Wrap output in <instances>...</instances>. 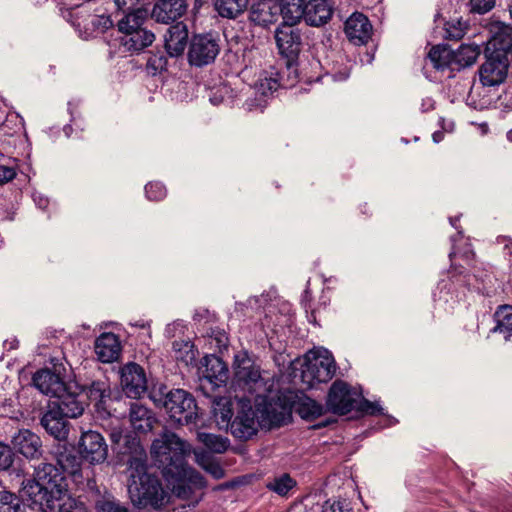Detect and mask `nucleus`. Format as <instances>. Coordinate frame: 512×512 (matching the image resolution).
<instances>
[{
    "instance_id": "f257e3e1",
    "label": "nucleus",
    "mask_w": 512,
    "mask_h": 512,
    "mask_svg": "<svg viewBox=\"0 0 512 512\" xmlns=\"http://www.w3.org/2000/svg\"><path fill=\"white\" fill-rule=\"evenodd\" d=\"M190 445L174 432L164 429L151 445V455L162 471L164 480H202L185 461Z\"/></svg>"
},
{
    "instance_id": "f03ea898",
    "label": "nucleus",
    "mask_w": 512,
    "mask_h": 512,
    "mask_svg": "<svg viewBox=\"0 0 512 512\" xmlns=\"http://www.w3.org/2000/svg\"><path fill=\"white\" fill-rule=\"evenodd\" d=\"M20 494L32 509L40 512H86L82 502L67 491L65 482H21Z\"/></svg>"
},
{
    "instance_id": "7ed1b4c3",
    "label": "nucleus",
    "mask_w": 512,
    "mask_h": 512,
    "mask_svg": "<svg viewBox=\"0 0 512 512\" xmlns=\"http://www.w3.org/2000/svg\"><path fill=\"white\" fill-rule=\"evenodd\" d=\"M153 402L163 407L170 418L178 424H189L196 419L197 404L194 397L183 389L166 391V387L153 391Z\"/></svg>"
},
{
    "instance_id": "20e7f679",
    "label": "nucleus",
    "mask_w": 512,
    "mask_h": 512,
    "mask_svg": "<svg viewBox=\"0 0 512 512\" xmlns=\"http://www.w3.org/2000/svg\"><path fill=\"white\" fill-rule=\"evenodd\" d=\"M336 372V364L332 353L318 347L308 351L301 370V380L308 388L316 384L327 383Z\"/></svg>"
},
{
    "instance_id": "39448f33",
    "label": "nucleus",
    "mask_w": 512,
    "mask_h": 512,
    "mask_svg": "<svg viewBox=\"0 0 512 512\" xmlns=\"http://www.w3.org/2000/svg\"><path fill=\"white\" fill-rule=\"evenodd\" d=\"M128 494L137 509L160 510L171 501L170 491L162 482H130Z\"/></svg>"
},
{
    "instance_id": "423d86ee",
    "label": "nucleus",
    "mask_w": 512,
    "mask_h": 512,
    "mask_svg": "<svg viewBox=\"0 0 512 512\" xmlns=\"http://www.w3.org/2000/svg\"><path fill=\"white\" fill-rule=\"evenodd\" d=\"M221 50L220 38L213 33L192 36L187 53L191 66L204 67L214 63Z\"/></svg>"
},
{
    "instance_id": "0eeeda50",
    "label": "nucleus",
    "mask_w": 512,
    "mask_h": 512,
    "mask_svg": "<svg viewBox=\"0 0 512 512\" xmlns=\"http://www.w3.org/2000/svg\"><path fill=\"white\" fill-rule=\"evenodd\" d=\"M234 378L239 387L252 393L261 385L262 377L260 367L255 364L253 357L247 350L235 353L233 360Z\"/></svg>"
},
{
    "instance_id": "6e6552de",
    "label": "nucleus",
    "mask_w": 512,
    "mask_h": 512,
    "mask_svg": "<svg viewBox=\"0 0 512 512\" xmlns=\"http://www.w3.org/2000/svg\"><path fill=\"white\" fill-rule=\"evenodd\" d=\"M84 395L76 385H67L53 400L49 401V407H53L64 417L77 418L85 410Z\"/></svg>"
},
{
    "instance_id": "1a4fd4ad",
    "label": "nucleus",
    "mask_w": 512,
    "mask_h": 512,
    "mask_svg": "<svg viewBox=\"0 0 512 512\" xmlns=\"http://www.w3.org/2000/svg\"><path fill=\"white\" fill-rule=\"evenodd\" d=\"M357 397L358 394L349 384L337 380L329 389L326 405L334 414L346 415L353 410Z\"/></svg>"
},
{
    "instance_id": "9d476101",
    "label": "nucleus",
    "mask_w": 512,
    "mask_h": 512,
    "mask_svg": "<svg viewBox=\"0 0 512 512\" xmlns=\"http://www.w3.org/2000/svg\"><path fill=\"white\" fill-rule=\"evenodd\" d=\"M53 371L50 369H41L33 375L34 386L43 394L50 396L53 400L67 386L64 382L66 372L65 366L60 364L53 365Z\"/></svg>"
},
{
    "instance_id": "9b49d317",
    "label": "nucleus",
    "mask_w": 512,
    "mask_h": 512,
    "mask_svg": "<svg viewBox=\"0 0 512 512\" xmlns=\"http://www.w3.org/2000/svg\"><path fill=\"white\" fill-rule=\"evenodd\" d=\"M486 61L479 69L480 81L484 86H497L501 84L508 70L507 55L485 50Z\"/></svg>"
},
{
    "instance_id": "f8f14e48",
    "label": "nucleus",
    "mask_w": 512,
    "mask_h": 512,
    "mask_svg": "<svg viewBox=\"0 0 512 512\" xmlns=\"http://www.w3.org/2000/svg\"><path fill=\"white\" fill-rule=\"evenodd\" d=\"M121 385L129 398H139L147 391V378L144 369L130 362L121 368Z\"/></svg>"
},
{
    "instance_id": "ddd939ff",
    "label": "nucleus",
    "mask_w": 512,
    "mask_h": 512,
    "mask_svg": "<svg viewBox=\"0 0 512 512\" xmlns=\"http://www.w3.org/2000/svg\"><path fill=\"white\" fill-rule=\"evenodd\" d=\"M241 410L230 423L231 434L238 439H249L258 431L255 414L251 406V401L246 398L241 399Z\"/></svg>"
},
{
    "instance_id": "4468645a",
    "label": "nucleus",
    "mask_w": 512,
    "mask_h": 512,
    "mask_svg": "<svg viewBox=\"0 0 512 512\" xmlns=\"http://www.w3.org/2000/svg\"><path fill=\"white\" fill-rule=\"evenodd\" d=\"M275 40L281 55L293 59L302 47L300 30L289 24H281L275 31Z\"/></svg>"
},
{
    "instance_id": "2eb2a0df",
    "label": "nucleus",
    "mask_w": 512,
    "mask_h": 512,
    "mask_svg": "<svg viewBox=\"0 0 512 512\" xmlns=\"http://www.w3.org/2000/svg\"><path fill=\"white\" fill-rule=\"evenodd\" d=\"M80 452L91 463H101L107 457L108 448L103 436L96 431L84 432L79 441Z\"/></svg>"
},
{
    "instance_id": "dca6fc26",
    "label": "nucleus",
    "mask_w": 512,
    "mask_h": 512,
    "mask_svg": "<svg viewBox=\"0 0 512 512\" xmlns=\"http://www.w3.org/2000/svg\"><path fill=\"white\" fill-rule=\"evenodd\" d=\"M491 37L487 43V52L492 51L498 54L507 55L512 51V27L500 21L490 25Z\"/></svg>"
},
{
    "instance_id": "f3484780",
    "label": "nucleus",
    "mask_w": 512,
    "mask_h": 512,
    "mask_svg": "<svg viewBox=\"0 0 512 512\" xmlns=\"http://www.w3.org/2000/svg\"><path fill=\"white\" fill-rule=\"evenodd\" d=\"M187 8L186 0H157L152 9V17L159 23L168 24L181 18Z\"/></svg>"
},
{
    "instance_id": "a211bd4d",
    "label": "nucleus",
    "mask_w": 512,
    "mask_h": 512,
    "mask_svg": "<svg viewBox=\"0 0 512 512\" xmlns=\"http://www.w3.org/2000/svg\"><path fill=\"white\" fill-rule=\"evenodd\" d=\"M345 33L352 43L362 45L370 39L372 25L364 14L355 12L345 22Z\"/></svg>"
},
{
    "instance_id": "6ab92c4d",
    "label": "nucleus",
    "mask_w": 512,
    "mask_h": 512,
    "mask_svg": "<svg viewBox=\"0 0 512 512\" xmlns=\"http://www.w3.org/2000/svg\"><path fill=\"white\" fill-rule=\"evenodd\" d=\"M188 42V28L183 22L170 26L164 36L165 49L170 57L183 54Z\"/></svg>"
},
{
    "instance_id": "aec40b11",
    "label": "nucleus",
    "mask_w": 512,
    "mask_h": 512,
    "mask_svg": "<svg viewBox=\"0 0 512 512\" xmlns=\"http://www.w3.org/2000/svg\"><path fill=\"white\" fill-rule=\"evenodd\" d=\"M15 450L26 458H36L41 455L42 441L40 437L28 429L19 430L12 438Z\"/></svg>"
},
{
    "instance_id": "412c9836",
    "label": "nucleus",
    "mask_w": 512,
    "mask_h": 512,
    "mask_svg": "<svg viewBox=\"0 0 512 512\" xmlns=\"http://www.w3.org/2000/svg\"><path fill=\"white\" fill-rule=\"evenodd\" d=\"M304 21L309 26L325 25L332 17L333 9L327 0H309L304 5Z\"/></svg>"
},
{
    "instance_id": "4be33fe9",
    "label": "nucleus",
    "mask_w": 512,
    "mask_h": 512,
    "mask_svg": "<svg viewBox=\"0 0 512 512\" xmlns=\"http://www.w3.org/2000/svg\"><path fill=\"white\" fill-rule=\"evenodd\" d=\"M95 353L103 363H111L117 360L120 354L118 337L113 333L101 334L95 342Z\"/></svg>"
},
{
    "instance_id": "5701e85b",
    "label": "nucleus",
    "mask_w": 512,
    "mask_h": 512,
    "mask_svg": "<svg viewBox=\"0 0 512 512\" xmlns=\"http://www.w3.org/2000/svg\"><path fill=\"white\" fill-rule=\"evenodd\" d=\"M67 417L53 407L48 406L47 412L41 418V425L55 439L64 440L68 435Z\"/></svg>"
},
{
    "instance_id": "b1692460",
    "label": "nucleus",
    "mask_w": 512,
    "mask_h": 512,
    "mask_svg": "<svg viewBox=\"0 0 512 512\" xmlns=\"http://www.w3.org/2000/svg\"><path fill=\"white\" fill-rule=\"evenodd\" d=\"M206 482H173L171 498L176 497L188 502V506L196 505L201 499V490ZM166 489L170 490V487Z\"/></svg>"
},
{
    "instance_id": "393cba45",
    "label": "nucleus",
    "mask_w": 512,
    "mask_h": 512,
    "mask_svg": "<svg viewBox=\"0 0 512 512\" xmlns=\"http://www.w3.org/2000/svg\"><path fill=\"white\" fill-rule=\"evenodd\" d=\"M129 420L135 431L147 433L152 430L155 417L153 412L146 406L134 402L130 406Z\"/></svg>"
},
{
    "instance_id": "a878e982",
    "label": "nucleus",
    "mask_w": 512,
    "mask_h": 512,
    "mask_svg": "<svg viewBox=\"0 0 512 512\" xmlns=\"http://www.w3.org/2000/svg\"><path fill=\"white\" fill-rule=\"evenodd\" d=\"M433 68L437 71H456L454 66L453 50L448 46L438 44L433 46L427 56Z\"/></svg>"
},
{
    "instance_id": "bb28decb",
    "label": "nucleus",
    "mask_w": 512,
    "mask_h": 512,
    "mask_svg": "<svg viewBox=\"0 0 512 512\" xmlns=\"http://www.w3.org/2000/svg\"><path fill=\"white\" fill-rule=\"evenodd\" d=\"M154 39L155 36L151 31L142 28L137 31L124 33L121 38V43L127 51L139 52L151 45Z\"/></svg>"
},
{
    "instance_id": "cd10ccee",
    "label": "nucleus",
    "mask_w": 512,
    "mask_h": 512,
    "mask_svg": "<svg viewBox=\"0 0 512 512\" xmlns=\"http://www.w3.org/2000/svg\"><path fill=\"white\" fill-rule=\"evenodd\" d=\"M203 378L213 387L224 385L228 379V369L225 363L218 357L207 360Z\"/></svg>"
},
{
    "instance_id": "c85d7f7f",
    "label": "nucleus",
    "mask_w": 512,
    "mask_h": 512,
    "mask_svg": "<svg viewBox=\"0 0 512 512\" xmlns=\"http://www.w3.org/2000/svg\"><path fill=\"white\" fill-rule=\"evenodd\" d=\"M481 53L477 44H462L456 51H453L454 66L456 71L472 66Z\"/></svg>"
},
{
    "instance_id": "c756f323",
    "label": "nucleus",
    "mask_w": 512,
    "mask_h": 512,
    "mask_svg": "<svg viewBox=\"0 0 512 512\" xmlns=\"http://www.w3.org/2000/svg\"><path fill=\"white\" fill-rule=\"evenodd\" d=\"M249 5V0H215L214 9L225 19H236L242 15Z\"/></svg>"
},
{
    "instance_id": "7c9ffc66",
    "label": "nucleus",
    "mask_w": 512,
    "mask_h": 512,
    "mask_svg": "<svg viewBox=\"0 0 512 512\" xmlns=\"http://www.w3.org/2000/svg\"><path fill=\"white\" fill-rule=\"evenodd\" d=\"M494 319L496 325L491 331L502 334L505 341H512V306H500L494 314Z\"/></svg>"
},
{
    "instance_id": "2f4dec72",
    "label": "nucleus",
    "mask_w": 512,
    "mask_h": 512,
    "mask_svg": "<svg viewBox=\"0 0 512 512\" xmlns=\"http://www.w3.org/2000/svg\"><path fill=\"white\" fill-rule=\"evenodd\" d=\"M127 473L129 480H154L147 473V456L146 453L136 456H130L127 460Z\"/></svg>"
},
{
    "instance_id": "473e14b6",
    "label": "nucleus",
    "mask_w": 512,
    "mask_h": 512,
    "mask_svg": "<svg viewBox=\"0 0 512 512\" xmlns=\"http://www.w3.org/2000/svg\"><path fill=\"white\" fill-rule=\"evenodd\" d=\"M57 466L60 469V479L76 478L81 476L80 460L72 454H62L57 459Z\"/></svg>"
},
{
    "instance_id": "72a5a7b5",
    "label": "nucleus",
    "mask_w": 512,
    "mask_h": 512,
    "mask_svg": "<svg viewBox=\"0 0 512 512\" xmlns=\"http://www.w3.org/2000/svg\"><path fill=\"white\" fill-rule=\"evenodd\" d=\"M295 411L302 419L311 421L322 416L325 408L315 400L309 397H304L296 403Z\"/></svg>"
},
{
    "instance_id": "f704fd0d",
    "label": "nucleus",
    "mask_w": 512,
    "mask_h": 512,
    "mask_svg": "<svg viewBox=\"0 0 512 512\" xmlns=\"http://www.w3.org/2000/svg\"><path fill=\"white\" fill-rule=\"evenodd\" d=\"M146 19V13L142 9H136L124 15L118 21V29L121 33H129L142 29Z\"/></svg>"
},
{
    "instance_id": "c9c22d12",
    "label": "nucleus",
    "mask_w": 512,
    "mask_h": 512,
    "mask_svg": "<svg viewBox=\"0 0 512 512\" xmlns=\"http://www.w3.org/2000/svg\"><path fill=\"white\" fill-rule=\"evenodd\" d=\"M304 5L305 0H293L283 5L279 10L283 17L282 24H289L295 26L301 19H304Z\"/></svg>"
},
{
    "instance_id": "e433bc0d",
    "label": "nucleus",
    "mask_w": 512,
    "mask_h": 512,
    "mask_svg": "<svg viewBox=\"0 0 512 512\" xmlns=\"http://www.w3.org/2000/svg\"><path fill=\"white\" fill-rule=\"evenodd\" d=\"M197 438L209 451L214 453H224L230 445L228 438L212 433L200 432L197 434Z\"/></svg>"
},
{
    "instance_id": "4c0bfd02",
    "label": "nucleus",
    "mask_w": 512,
    "mask_h": 512,
    "mask_svg": "<svg viewBox=\"0 0 512 512\" xmlns=\"http://www.w3.org/2000/svg\"><path fill=\"white\" fill-rule=\"evenodd\" d=\"M87 395L99 408L111 397V389L106 381H94L88 387Z\"/></svg>"
},
{
    "instance_id": "58836bf2",
    "label": "nucleus",
    "mask_w": 512,
    "mask_h": 512,
    "mask_svg": "<svg viewBox=\"0 0 512 512\" xmlns=\"http://www.w3.org/2000/svg\"><path fill=\"white\" fill-rule=\"evenodd\" d=\"M173 350L177 361L186 365L196 360V350L190 340H176L173 342Z\"/></svg>"
},
{
    "instance_id": "ea45409f",
    "label": "nucleus",
    "mask_w": 512,
    "mask_h": 512,
    "mask_svg": "<svg viewBox=\"0 0 512 512\" xmlns=\"http://www.w3.org/2000/svg\"><path fill=\"white\" fill-rule=\"evenodd\" d=\"M117 449L119 453L124 455L128 454L130 456L145 453L144 449L140 445L139 438L132 433H126L124 435V441H122L121 445Z\"/></svg>"
},
{
    "instance_id": "a19ab883",
    "label": "nucleus",
    "mask_w": 512,
    "mask_h": 512,
    "mask_svg": "<svg viewBox=\"0 0 512 512\" xmlns=\"http://www.w3.org/2000/svg\"><path fill=\"white\" fill-rule=\"evenodd\" d=\"M60 477V469L57 464L42 462L34 467L33 480H56Z\"/></svg>"
},
{
    "instance_id": "79ce46f5",
    "label": "nucleus",
    "mask_w": 512,
    "mask_h": 512,
    "mask_svg": "<svg viewBox=\"0 0 512 512\" xmlns=\"http://www.w3.org/2000/svg\"><path fill=\"white\" fill-rule=\"evenodd\" d=\"M20 499L8 491L0 492V512H19Z\"/></svg>"
},
{
    "instance_id": "37998d69",
    "label": "nucleus",
    "mask_w": 512,
    "mask_h": 512,
    "mask_svg": "<svg viewBox=\"0 0 512 512\" xmlns=\"http://www.w3.org/2000/svg\"><path fill=\"white\" fill-rule=\"evenodd\" d=\"M322 512H352V506L346 499H328L322 506Z\"/></svg>"
},
{
    "instance_id": "c03bdc74",
    "label": "nucleus",
    "mask_w": 512,
    "mask_h": 512,
    "mask_svg": "<svg viewBox=\"0 0 512 512\" xmlns=\"http://www.w3.org/2000/svg\"><path fill=\"white\" fill-rule=\"evenodd\" d=\"M8 160L5 155L0 157V185H4L10 181H12L17 175V165L15 164V160H13V164H5L2 161Z\"/></svg>"
},
{
    "instance_id": "a18cd8bd",
    "label": "nucleus",
    "mask_w": 512,
    "mask_h": 512,
    "mask_svg": "<svg viewBox=\"0 0 512 512\" xmlns=\"http://www.w3.org/2000/svg\"><path fill=\"white\" fill-rule=\"evenodd\" d=\"M282 84L278 79V73L275 75L271 74L269 77H264L259 80L258 90L263 95L272 94L276 91Z\"/></svg>"
},
{
    "instance_id": "49530a36",
    "label": "nucleus",
    "mask_w": 512,
    "mask_h": 512,
    "mask_svg": "<svg viewBox=\"0 0 512 512\" xmlns=\"http://www.w3.org/2000/svg\"><path fill=\"white\" fill-rule=\"evenodd\" d=\"M465 34V28L461 21L457 22H446L444 27L445 39L449 40H460Z\"/></svg>"
},
{
    "instance_id": "de8ad7c7",
    "label": "nucleus",
    "mask_w": 512,
    "mask_h": 512,
    "mask_svg": "<svg viewBox=\"0 0 512 512\" xmlns=\"http://www.w3.org/2000/svg\"><path fill=\"white\" fill-rule=\"evenodd\" d=\"M146 197L152 201L162 200L166 196V188L160 182H150L145 186Z\"/></svg>"
},
{
    "instance_id": "09e8293b",
    "label": "nucleus",
    "mask_w": 512,
    "mask_h": 512,
    "mask_svg": "<svg viewBox=\"0 0 512 512\" xmlns=\"http://www.w3.org/2000/svg\"><path fill=\"white\" fill-rule=\"evenodd\" d=\"M99 512H129V509L116 500H101L96 504Z\"/></svg>"
},
{
    "instance_id": "8fccbe9b",
    "label": "nucleus",
    "mask_w": 512,
    "mask_h": 512,
    "mask_svg": "<svg viewBox=\"0 0 512 512\" xmlns=\"http://www.w3.org/2000/svg\"><path fill=\"white\" fill-rule=\"evenodd\" d=\"M89 23L92 25L93 30L104 32L113 25L110 16L106 15H91Z\"/></svg>"
},
{
    "instance_id": "3c124183",
    "label": "nucleus",
    "mask_w": 512,
    "mask_h": 512,
    "mask_svg": "<svg viewBox=\"0 0 512 512\" xmlns=\"http://www.w3.org/2000/svg\"><path fill=\"white\" fill-rule=\"evenodd\" d=\"M14 461V453L10 446L0 442V470H8Z\"/></svg>"
},
{
    "instance_id": "603ef678",
    "label": "nucleus",
    "mask_w": 512,
    "mask_h": 512,
    "mask_svg": "<svg viewBox=\"0 0 512 512\" xmlns=\"http://www.w3.org/2000/svg\"><path fill=\"white\" fill-rule=\"evenodd\" d=\"M296 483L297 482H268L267 487L280 496H286L288 492L295 487Z\"/></svg>"
},
{
    "instance_id": "864d4df0",
    "label": "nucleus",
    "mask_w": 512,
    "mask_h": 512,
    "mask_svg": "<svg viewBox=\"0 0 512 512\" xmlns=\"http://www.w3.org/2000/svg\"><path fill=\"white\" fill-rule=\"evenodd\" d=\"M452 277H455L458 283H462L469 290H476L478 292L482 291V287L479 285L476 275L467 274L464 276H456L453 274Z\"/></svg>"
},
{
    "instance_id": "5fc2aeb1",
    "label": "nucleus",
    "mask_w": 512,
    "mask_h": 512,
    "mask_svg": "<svg viewBox=\"0 0 512 512\" xmlns=\"http://www.w3.org/2000/svg\"><path fill=\"white\" fill-rule=\"evenodd\" d=\"M470 5L472 12L484 14L494 7L495 0H470Z\"/></svg>"
},
{
    "instance_id": "6e6d98bb",
    "label": "nucleus",
    "mask_w": 512,
    "mask_h": 512,
    "mask_svg": "<svg viewBox=\"0 0 512 512\" xmlns=\"http://www.w3.org/2000/svg\"><path fill=\"white\" fill-rule=\"evenodd\" d=\"M117 425L111 428L109 431V437L111 442L117 446V448L121 445L122 441H124L123 429L120 426L118 420H116Z\"/></svg>"
},
{
    "instance_id": "4d7b16f0",
    "label": "nucleus",
    "mask_w": 512,
    "mask_h": 512,
    "mask_svg": "<svg viewBox=\"0 0 512 512\" xmlns=\"http://www.w3.org/2000/svg\"><path fill=\"white\" fill-rule=\"evenodd\" d=\"M204 469L216 479L224 477V470L217 462L208 460L207 464L204 465Z\"/></svg>"
},
{
    "instance_id": "13d9d810",
    "label": "nucleus",
    "mask_w": 512,
    "mask_h": 512,
    "mask_svg": "<svg viewBox=\"0 0 512 512\" xmlns=\"http://www.w3.org/2000/svg\"><path fill=\"white\" fill-rule=\"evenodd\" d=\"M362 409L371 415L382 414L383 411L382 407L378 403L370 402L368 400H364L362 403Z\"/></svg>"
},
{
    "instance_id": "bf43d9fd",
    "label": "nucleus",
    "mask_w": 512,
    "mask_h": 512,
    "mask_svg": "<svg viewBox=\"0 0 512 512\" xmlns=\"http://www.w3.org/2000/svg\"><path fill=\"white\" fill-rule=\"evenodd\" d=\"M148 65L155 70H163L167 65V59L164 56H153L148 60Z\"/></svg>"
},
{
    "instance_id": "052dcab7",
    "label": "nucleus",
    "mask_w": 512,
    "mask_h": 512,
    "mask_svg": "<svg viewBox=\"0 0 512 512\" xmlns=\"http://www.w3.org/2000/svg\"><path fill=\"white\" fill-rule=\"evenodd\" d=\"M184 328H185V326L181 321H175L166 327V333L168 336L174 337L176 330L182 331Z\"/></svg>"
},
{
    "instance_id": "680f3d73",
    "label": "nucleus",
    "mask_w": 512,
    "mask_h": 512,
    "mask_svg": "<svg viewBox=\"0 0 512 512\" xmlns=\"http://www.w3.org/2000/svg\"><path fill=\"white\" fill-rule=\"evenodd\" d=\"M33 200L35 204L41 209H45L49 204V199L40 193H34Z\"/></svg>"
},
{
    "instance_id": "e2e57ef3",
    "label": "nucleus",
    "mask_w": 512,
    "mask_h": 512,
    "mask_svg": "<svg viewBox=\"0 0 512 512\" xmlns=\"http://www.w3.org/2000/svg\"><path fill=\"white\" fill-rule=\"evenodd\" d=\"M231 418H232V409L230 408V406H227L224 405L222 411H221V415H220V419H221V423H225L226 425L230 424L231 422Z\"/></svg>"
},
{
    "instance_id": "0e129e2a",
    "label": "nucleus",
    "mask_w": 512,
    "mask_h": 512,
    "mask_svg": "<svg viewBox=\"0 0 512 512\" xmlns=\"http://www.w3.org/2000/svg\"><path fill=\"white\" fill-rule=\"evenodd\" d=\"M435 101L431 97H425L421 102V110L423 112H428L434 109Z\"/></svg>"
},
{
    "instance_id": "69168bd1",
    "label": "nucleus",
    "mask_w": 512,
    "mask_h": 512,
    "mask_svg": "<svg viewBox=\"0 0 512 512\" xmlns=\"http://www.w3.org/2000/svg\"><path fill=\"white\" fill-rule=\"evenodd\" d=\"M498 242L503 243L507 254L512 256V239L506 236H502L498 238Z\"/></svg>"
},
{
    "instance_id": "338daca9",
    "label": "nucleus",
    "mask_w": 512,
    "mask_h": 512,
    "mask_svg": "<svg viewBox=\"0 0 512 512\" xmlns=\"http://www.w3.org/2000/svg\"><path fill=\"white\" fill-rule=\"evenodd\" d=\"M241 482H224L223 484L219 485L216 489L217 490H228V489H234L236 488Z\"/></svg>"
},
{
    "instance_id": "774afa93",
    "label": "nucleus",
    "mask_w": 512,
    "mask_h": 512,
    "mask_svg": "<svg viewBox=\"0 0 512 512\" xmlns=\"http://www.w3.org/2000/svg\"><path fill=\"white\" fill-rule=\"evenodd\" d=\"M349 77V74L347 72H340L338 74H334L332 76L334 81H343L346 80Z\"/></svg>"
}]
</instances>
